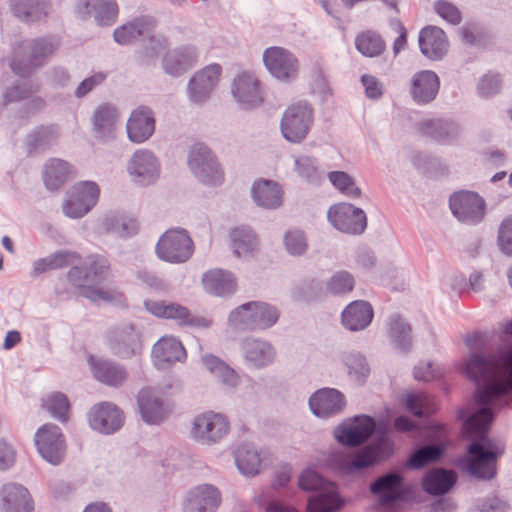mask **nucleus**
<instances>
[{
  "label": "nucleus",
  "instance_id": "4d7b16f0",
  "mask_svg": "<svg viewBox=\"0 0 512 512\" xmlns=\"http://www.w3.org/2000/svg\"><path fill=\"white\" fill-rule=\"evenodd\" d=\"M430 398L425 393H409L405 396V406L416 416L432 411Z\"/></svg>",
  "mask_w": 512,
  "mask_h": 512
},
{
  "label": "nucleus",
  "instance_id": "aec40b11",
  "mask_svg": "<svg viewBox=\"0 0 512 512\" xmlns=\"http://www.w3.org/2000/svg\"><path fill=\"white\" fill-rule=\"evenodd\" d=\"M222 73L219 64H211L194 74L190 81L191 99L198 103L206 99L217 85Z\"/></svg>",
  "mask_w": 512,
  "mask_h": 512
},
{
  "label": "nucleus",
  "instance_id": "37998d69",
  "mask_svg": "<svg viewBox=\"0 0 512 512\" xmlns=\"http://www.w3.org/2000/svg\"><path fill=\"white\" fill-rule=\"evenodd\" d=\"M202 362L205 368L223 384L234 387L239 383L236 372L219 358L206 355L202 358Z\"/></svg>",
  "mask_w": 512,
  "mask_h": 512
},
{
  "label": "nucleus",
  "instance_id": "cd10ccee",
  "mask_svg": "<svg viewBox=\"0 0 512 512\" xmlns=\"http://www.w3.org/2000/svg\"><path fill=\"white\" fill-rule=\"evenodd\" d=\"M220 501V492L215 487L198 486L188 494L187 510L188 512H214Z\"/></svg>",
  "mask_w": 512,
  "mask_h": 512
},
{
  "label": "nucleus",
  "instance_id": "69168bd1",
  "mask_svg": "<svg viewBox=\"0 0 512 512\" xmlns=\"http://www.w3.org/2000/svg\"><path fill=\"white\" fill-rule=\"evenodd\" d=\"M394 29L398 33V36L393 42V53L397 56L407 46V31L404 25L399 21L394 23Z\"/></svg>",
  "mask_w": 512,
  "mask_h": 512
},
{
  "label": "nucleus",
  "instance_id": "bb28decb",
  "mask_svg": "<svg viewBox=\"0 0 512 512\" xmlns=\"http://www.w3.org/2000/svg\"><path fill=\"white\" fill-rule=\"evenodd\" d=\"M152 356L157 366L172 364L186 358V350L179 339L174 336H163L152 348Z\"/></svg>",
  "mask_w": 512,
  "mask_h": 512
},
{
  "label": "nucleus",
  "instance_id": "052dcab7",
  "mask_svg": "<svg viewBox=\"0 0 512 512\" xmlns=\"http://www.w3.org/2000/svg\"><path fill=\"white\" fill-rule=\"evenodd\" d=\"M498 243L505 254L512 255V216L502 221L499 228Z\"/></svg>",
  "mask_w": 512,
  "mask_h": 512
},
{
  "label": "nucleus",
  "instance_id": "7c9ffc66",
  "mask_svg": "<svg viewBox=\"0 0 512 512\" xmlns=\"http://www.w3.org/2000/svg\"><path fill=\"white\" fill-rule=\"evenodd\" d=\"M233 94L240 103L247 106L253 107L262 103L259 82L250 73H242L235 79Z\"/></svg>",
  "mask_w": 512,
  "mask_h": 512
},
{
  "label": "nucleus",
  "instance_id": "f704fd0d",
  "mask_svg": "<svg viewBox=\"0 0 512 512\" xmlns=\"http://www.w3.org/2000/svg\"><path fill=\"white\" fill-rule=\"evenodd\" d=\"M252 197L257 205L273 209L282 203V190L276 182L261 179L254 183Z\"/></svg>",
  "mask_w": 512,
  "mask_h": 512
},
{
  "label": "nucleus",
  "instance_id": "72a5a7b5",
  "mask_svg": "<svg viewBox=\"0 0 512 512\" xmlns=\"http://www.w3.org/2000/svg\"><path fill=\"white\" fill-rule=\"evenodd\" d=\"M203 284L212 294L223 296L233 293L237 288L234 275L226 270L213 269L204 274Z\"/></svg>",
  "mask_w": 512,
  "mask_h": 512
},
{
  "label": "nucleus",
  "instance_id": "79ce46f5",
  "mask_svg": "<svg viewBox=\"0 0 512 512\" xmlns=\"http://www.w3.org/2000/svg\"><path fill=\"white\" fill-rule=\"evenodd\" d=\"M402 484V477L398 474H387L377 479L371 485V492L381 494L382 501L389 503L399 498V492Z\"/></svg>",
  "mask_w": 512,
  "mask_h": 512
},
{
  "label": "nucleus",
  "instance_id": "e433bc0d",
  "mask_svg": "<svg viewBox=\"0 0 512 512\" xmlns=\"http://www.w3.org/2000/svg\"><path fill=\"white\" fill-rule=\"evenodd\" d=\"M94 377L100 382L110 385L119 386L127 379L126 370L118 365L108 361H94L93 357L89 358Z\"/></svg>",
  "mask_w": 512,
  "mask_h": 512
},
{
  "label": "nucleus",
  "instance_id": "a211bd4d",
  "mask_svg": "<svg viewBox=\"0 0 512 512\" xmlns=\"http://www.w3.org/2000/svg\"><path fill=\"white\" fill-rule=\"evenodd\" d=\"M129 174L141 184L153 182L159 175V163L148 150H137L128 163Z\"/></svg>",
  "mask_w": 512,
  "mask_h": 512
},
{
  "label": "nucleus",
  "instance_id": "8fccbe9b",
  "mask_svg": "<svg viewBox=\"0 0 512 512\" xmlns=\"http://www.w3.org/2000/svg\"><path fill=\"white\" fill-rule=\"evenodd\" d=\"M44 407L51 415L62 422L67 421L70 403L66 395L56 392L44 401Z\"/></svg>",
  "mask_w": 512,
  "mask_h": 512
},
{
  "label": "nucleus",
  "instance_id": "ea45409f",
  "mask_svg": "<svg viewBox=\"0 0 512 512\" xmlns=\"http://www.w3.org/2000/svg\"><path fill=\"white\" fill-rule=\"evenodd\" d=\"M355 47L363 56L374 58L385 52L386 42L376 31L366 30L356 36Z\"/></svg>",
  "mask_w": 512,
  "mask_h": 512
},
{
  "label": "nucleus",
  "instance_id": "de8ad7c7",
  "mask_svg": "<svg viewBox=\"0 0 512 512\" xmlns=\"http://www.w3.org/2000/svg\"><path fill=\"white\" fill-rule=\"evenodd\" d=\"M117 117L114 107L109 105L100 106L94 114L95 130L101 135L112 133Z\"/></svg>",
  "mask_w": 512,
  "mask_h": 512
},
{
  "label": "nucleus",
  "instance_id": "0eeeda50",
  "mask_svg": "<svg viewBox=\"0 0 512 512\" xmlns=\"http://www.w3.org/2000/svg\"><path fill=\"white\" fill-rule=\"evenodd\" d=\"M313 120V111L306 103L289 106L281 120L283 137L289 142L300 143L308 135Z\"/></svg>",
  "mask_w": 512,
  "mask_h": 512
},
{
  "label": "nucleus",
  "instance_id": "393cba45",
  "mask_svg": "<svg viewBox=\"0 0 512 512\" xmlns=\"http://www.w3.org/2000/svg\"><path fill=\"white\" fill-rule=\"evenodd\" d=\"M108 341L112 352L122 358H130L141 351L140 337L132 326L115 329Z\"/></svg>",
  "mask_w": 512,
  "mask_h": 512
},
{
  "label": "nucleus",
  "instance_id": "864d4df0",
  "mask_svg": "<svg viewBox=\"0 0 512 512\" xmlns=\"http://www.w3.org/2000/svg\"><path fill=\"white\" fill-rule=\"evenodd\" d=\"M354 288V279L351 274L341 271L334 274L327 283V290L334 295L349 293Z\"/></svg>",
  "mask_w": 512,
  "mask_h": 512
},
{
  "label": "nucleus",
  "instance_id": "49530a36",
  "mask_svg": "<svg viewBox=\"0 0 512 512\" xmlns=\"http://www.w3.org/2000/svg\"><path fill=\"white\" fill-rule=\"evenodd\" d=\"M421 131L424 135L442 143L447 142L449 138L456 135V129L454 126L435 120L423 122L421 124Z\"/></svg>",
  "mask_w": 512,
  "mask_h": 512
},
{
  "label": "nucleus",
  "instance_id": "58836bf2",
  "mask_svg": "<svg viewBox=\"0 0 512 512\" xmlns=\"http://www.w3.org/2000/svg\"><path fill=\"white\" fill-rule=\"evenodd\" d=\"M382 459V448L380 445L367 446L353 457H347L342 463V470L345 473H352L356 470L370 467Z\"/></svg>",
  "mask_w": 512,
  "mask_h": 512
},
{
  "label": "nucleus",
  "instance_id": "5701e85b",
  "mask_svg": "<svg viewBox=\"0 0 512 512\" xmlns=\"http://www.w3.org/2000/svg\"><path fill=\"white\" fill-rule=\"evenodd\" d=\"M1 512H32L33 505L28 490L22 485L7 484L0 491Z\"/></svg>",
  "mask_w": 512,
  "mask_h": 512
},
{
  "label": "nucleus",
  "instance_id": "a19ab883",
  "mask_svg": "<svg viewBox=\"0 0 512 512\" xmlns=\"http://www.w3.org/2000/svg\"><path fill=\"white\" fill-rule=\"evenodd\" d=\"M244 350L246 360L254 367L266 366L274 360V350L267 342L249 340L245 343Z\"/></svg>",
  "mask_w": 512,
  "mask_h": 512
},
{
  "label": "nucleus",
  "instance_id": "3c124183",
  "mask_svg": "<svg viewBox=\"0 0 512 512\" xmlns=\"http://www.w3.org/2000/svg\"><path fill=\"white\" fill-rule=\"evenodd\" d=\"M328 179L340 192L349 197H359L361 190L356 186L353 178L343 171H333L328 174Z\"/></svg>",
  "mask_w": 512,
  "mask_h": 512
},
{
  "label": "nucleus",
  "instance_id": "f8f14e48",
  "mask_svg": "<svg viewBox=\"0 0 512 512\" xmlns=\"http://www.w3.org/2000/svg\"><path fill=\"white\" fill-rule=\"evenodd\" d=\"M99 187L95 182L83 181L73 186L69 198L63 204L64 214L70 218H80L96 205Z\"/></svg>",
  "mask_w": 512,
  "mask_h": 512
},
{
  "label": "nucleus",
  "instance_id": "c85d7f7f",
  "mask_svg": "<svg viewBox=\"0 0 512 512\" xmlns=\"http://www.w3.org/2000/svg\"><path fill=\"white\" fill-rule=\"evenodd\" d=\"M75 175V169L67 161L58 158L48 160L42 172L44 184L50 190L59 189Z\"/></svg>",
  "mask_w": 512,
  "mask_h": 512
},
{
  "label": "nucleus",
  "instance_id": "2f4dec72",
  "mask_svg": "<svg viewBox=\"0 0 512 512\" xmlns=\"http://www.w3.org/2000/svg\"><path fill=\"white\" fill-rule=\"evenodd\" d=\"M372 318V307L366 301H354L342 312V323L351 331L364 329L370 324Z\"/></svg>",
  "mask_w": 512,
  "mask_h": 512
},
{
  "label": "nucleus",
  "instance_id": "f3484780",
  "mask_svg": "<svg viewBox=\"0 0 512 512\" xmlns=\"http://www.w3.org/2000/svg\"><path fill=\"white\" fill-rule=\"evenodd\" d=\"M375 421L363 415L356 417L348 424H342L334 431L335 438L341 444L356 447L364 443L374 432Z\"/></svg>",
  "mask_w": 512,
  "mask_h": 512
},
{
  "label": "nucleus",
  "instance_id": "423d86ee",
  "mask_svg": "<svg viewBox=\"0 0 512 512\" xmlns=\"http://www.w3.org/2000/svg\"><path fill=\"white\" fill-rule=\"evenodd\" d=\"M193 242L184 229H170L158 240L156 253L164 261L186 262L193 254Z\"/></svg>",
  "mask_w": 512,
  "mask_h": 512
},
{
  "label": "nucleus",
  "instance_id": "f257e3e1",
  "mask_svg": "<svg viewBox=\"0 0 512 512\" xmlns=\"http://www.w3.org/2000/svg\"><path fill=\"white\" fill-rule=\"evenodd\" d=\"M79 260L80 257L76 253H55L47 258L36 261L34 263L33 272L34 275H39L50 270L73 266L68 273V278L73 284H77L81 287V295L83 297L95 303L111 301L114 298L111 291L96 289L90 285L92 283H98L108 276L110 271L108 260L100 255L91 256L89 258V266L85 271L75 266Z\"/></svg>",
  "mask_w": 512,
  "mask_h": 512
},
{
  "label": "nucleus",
  "instance_id": "603ef678",
  "mask_svg": "<svg viewBox=\"0 0 512 512\" xmlns=\"http://www.w3.org/2000/svg\"><path fill=\"white\" fill-rule=\"evenodd\" d=\"M442 454V450L437 446H425L417 450L408 460L407 466L413 469H420L424 466L437 461Z\"/></svg>",
  "mask_w": 512,
  "mask_h": 512
},
{
  "label": "nucleus",
  "instance_id": "a878e982",
  "mask_svg": "<svg viewBox=\"0 0 512 512\" xmlns=\"http://www.w3.org/2000/svg\"><path fill=\"white\" fill-rule=\"evenodd\" d=\"M345 405L343 395L331 388L315 392L309 400L311 411L318 417H329L340 412Z\"/></svg>",
  "mask_w": 512,
  "mask_h": 512
},
{
  "label": "nucleus",
  "instance_id": "13d9d810",
  "mask_svg": "<svg viewBox=\"0 0 512 512\" xmlns=\"http://www.w3.org/2000/svg\"><path fill=\"white\" fill-rule=\"evenodd\" d=\"M436 13L446 22L457 25L461 22L462 15L460 10L452 3L439 0L434 4Z\"/></svg>",
  "mask_w": 512,
  "mask_h": 512
},
{
  "label": "nucleus",
  "instance_id": "f03ea898",
  "mask_svg": "<svg viewBox=\"0 0 512 512\" xmlns=\"http://www.w3.org/2000/svg\"><path fill=\"white\" fill-rule=\"evenodd\" d=\"M493 420L489 408H481L464 423V432L469 438L479 439L468 448L467 468L477 478L490 479L496 473V462L504 453V445L497 440L487 439L490 424Z\"/></svg>",
  "mask_w": 512,
  "mask_h": 512
},
{
  "label": "nucleus",
  "instance_id": "6e6552de",
  "mask_svg": "<svg viewBox=\"0 0 512 512\" xmlns=\"http://www.w3.org/2000/svg\"><path fill=\"white\" fill-rule=\"evenodd\" d=\"M188 164L196 177L206 184L217 185L223 180V172L216 157L202 143L193 145Z\"/></svg>",
  "mask_w": 512,
  "mask_h": 512
},
{
  "label": "nucleus",
  "instance_id": "bf43d9fd",
  "mask_svg": "<svg viewBox=\"0 0 512 512\" xmlns=\"http://www.w3.org/2000/svg\"><path fill=\"white\" fill-rule=\"evenodd\" d=\"M58 44H54L52 41L45 39L36 40L32 46V62L35 66L41 64V61L51 55Z\"/></svg>",
  "mask_w": 512,
  "mask_h": 512
},
{
  "label": "nucleus",
  "instance_id": "a18cd8bd",
  "mask_svg": "<svg viewBox=\"0 0 512 512\" xmlns=\"http://www.w3.org/2000/svg\"><path fill=\"white\" fill-rule=\"evenodd\" d=\"M47 5L44 2L33 0H20L14 6L15 15L23 21H38L46 16Z\"/></svg>",
  "mask_w": 512,
  "mask_h": 512
},
{
  "label": "nucleus",
  "instance_id": "c756f323",
  "mask_svg": "<svg viewBox=\"0 0 512 512\" xmlns=\"http://www.w3.org/2000/svg\"><path fill=\"white\" fill-rule=\"evenodd\" d=\"M156 27V21L149 16L136 18L133 22L122 25L114 31V39L121 45L135 42L139 37L150 35Z\"/></svg>",
  "mask_w": 512,
  "mask_h": 512
},
{
  "label": "nucleus",
  "instance_id": "39448f33",
  "mask_svg": "<svg viewBox=\"0 0 512 512\" xmlns=\"http://www.w3.org/2000/svg\"><path fill=\"white\" fill-rule=\"evenodd\" d=\"M278 318V310L270 304L250 302L231 312L229 321L234 325H243L249 329H266L274 325Z\"/></svg>",
  "mask_w": 512,
  "mask_h": 512
},
{
  "label": "nucleus",
  "instance_id": "9b49d317",
  "mask_svg": "<svg viewBox=\"0 0 512 512\" xmlns=\"http://www.w3.org/2000/svg\"><path fill=\"white\" fill-rule=\"evenodd\" d=\"M228 432L227 418L223 414L213 411L197 415L191 428L192 438L203 443H215L226 436Z\"/></svg>",
  "mask_w": 512,
  "mask_h": 512
},
{
  "label": "nucleus",
  "instance_id": "5fc2aeb1",
  "mask_svg": "<svg viewBox=\"0 0 512 512\" xmlns=\"http://www.w3.org/2000/svg\"><path fill=\"white\" fill-rule=\"evenodd\" d=\"M284 244L287 251L292 255H301L308 247L304 232L298 229L289 230L285 234Z\"/></svg>",
  "mask_w": 512,
  "mask_h": 512
},
{
  "label": "nucleus",
  "instance_id": "c03bdc74",
  "mask_svg": "<svg viewBox=\"0 0 512 512\" xmlns=\"http://www.w3.org/2000/svg\"><path fill=\"white\" fill-rule=\"evenodd\" d=\"M238 469L244 475H256L259 472L261 459L258 453L249 445L239 446L235 453Z\"/></svg>",
  "mask_w": 512,
  "mask_h": 512
},
{
  "label": "nucleus",
  "instance_id": "1a4fd4ad",
  "mask_svg": "<svg viewBox=\"0 0 512 512\" xmlns=\"http://www.w3.org/2000/svg\"><path fill=\"white\" fill-rule=\"evenodd\" d=\"M263 63L276 79L289 82L299 73V61L288 49L280 46L268 47L263 52Z\"/></svg>",
  "mask_w": 512,
  "mask_h": 512
},
{
  "label": "nucleus",
  "instance_id": "e2e57ef3",
  "mask_svg": "<svg viewBox=\"0 0 512 512\" xmlns=\"http://www.w3.org/2000/svg\"><path fill=\"white\" fill-rule=\"evenodd\" d=\"M500 81L497 75H485L478 86L481 96L488 97L499 91Z\"/></svg>",
  "mask_w": 512,
  "mask_h": 512
},
{
  "label": "nucleus",
  "instance_id": "473e14b6",
  "mask_svg": "<svg viewBox=\"0 0 512 512\" xmlns=\"http://www.w3.org/2000/svg\"><path fill=\"white\" fill-rule=\"evenodd\" d=\"M139 411L148 424H159L168 415L169 410L149 389H143L138 396Z\"/></svg>",
  "mask_w": 512,
  "mask_h": 512
},
{
  "label": "nucleus",
  "instance_id": "20e7f679",
  "mask_svg": "<svg viewBox=\"0 0 512 512\" xmlns=\"http://www.w3.org/2000/svg\"><path fill=\"white\" fill-rule=\"evenodd\" d=\"M512 390V351L503 363L484 358V405L493 403Z\"/></svg>",
  "mask_w": 512,
  "mask_h": 512
},
{
  "label": "nucleus",
  "instance_id": "4c0bfd02",
  "mask_svg": "<svg viewBox=\"0 0 512 512\" xmlns=\"http://www.w3.org/2000/svg\"><path fill=\"white\" fill-rule=\"evenodd\" d=\"M230 246L236 256L251 254L258 246L257 237L248 227H235L229 233Z\"/></svg>",
  "mask_w": 512,
  "mask_h": 512
},
{
  "label": "nucleus",
  "instance_id": "ddd939ff",
  "mask_svg": "<svg viewBox=\"0 0 512 512\" xmlns=\"http://www.w3.org/2000/svg\"><path fill=\"white\" fill-rule=\"evenodd\" d=\"M328 220L339 231L348 234H360L367 225L363 210L348 203H338L328 210Z\"/></svg>",
  "mask_w": 512,
  "mask_h": 512
},
{
  "label": "nucleus",
  "instance_id": "2eb2a0df",
  "mask_svg": "<svg viewBox=\"0 0 512 512\" xmlns=\"http://www.w3.org/2000/svg\"><path fill=\"white\" fill-rule=\"evenodd\" d=\"M450 209L458 220L477 223L484 217L485 203L478 194L462 191L451 196Z\"/></svg>",
  "mask_w": 512,
  "mask_h": 512
},
{
  "label": "nucleus",
  "instance_id": "dca6fc26",
  "mask_svg": "<svg viewBox=\"0 0 512 512\" xmlns=\"http://www.w3.org/2000/svg\"><path fill=\"white\" fill-rule=\"evenodd\" d=\"M88 422L92 429L110 434L117 431L124 422L123 412L111 402H100L94 405L88 414Z\"/></svg>",
  "mask_w": 512,
  "mask_h": 512
},
{
  "label": "nucleus",
  "instance_id": "680f3d73",
  "mask_svg": "<svg viewBox=\"0 0 512 512\" xmlns=\"http://www.w3.org/2000/svg\"><path fill=\"white\" fill-rule=\"evenodd\" d=\"M361 82L365 88V94L368 98L377 99L382 96V84L375 76L365 74L362 76Z\"/></svg>",
  "mask_w": 512,
  "mask_h": 512
},
{
  "label": "nucleus",
  "instance_id": "9d476101",
  "mask_svg": "<svg viewBox=\"0 0 512 512\" xmlns=\"http://www.w3.org/2000/svg\"><path fill=\"white\" fill-rule=\"evenodd\" d=\"M39 454L47 462L57 465L66 454V441L61 429L53 424L40 427L34 437Z\"/></svg>",
  "mask_w": 512,
  "mask_h": 512
},
{
  "label": "nucleus",
  "instance_id": "4468645a",
  "mask_svg": "<svg viewBox=\"0 0 512 512\" xmlns=\"http://www.w3.org/2000/svg\"><path fill=\"white\" fill-rule=\"evenodd\" d=\"M147 310L159 318L171 319L181 326L208 327L211 321L202 316H194L187 307L178 303L146 301Z\"/></svg>",
  "mask_w": 512,
  "mask_h": 512
},
{
  "label": "nucleus",
  "instance_id": "774afa93",
  "mask_svg": "<svg viewBox=\"0 0 512 512\" xmlns=\"http://www.w3.org/2000/svg\"><path fill=\"white\" fill-rule=\"evenodd\" d=\"M349 373L358 377H366L369 373L367 364L362 357H353L348 361Z\"/></svg>",
  "mask_w": 512,
  "mask_h": 512
},
{
  "label": "nucleus",
  "instance_id": "0e129e2a",
  "mask_svg": "<svg viewBox=\"0 0 512 512\" xmlns=\"http://www.w3.org/2000/svg\"><path fill=\"white\" fill-rule=\"evenodd\" d=\"M105 79V75L103 73H96L93 76L84 79L76 90V95L78 97L85 96L89 91H91L96 85L102 83Z\"/></svg>",
  "mask_w": 512,
  "mask_h": 512
},
{
  "label": "nucleus",
  "instance_id": "7ed1b4c3",
  "mask_svg": "<svg viewBox=\"0 0 512 512\" xmlns=\"http://www.w3.org/2000/svg\"><path fill=\"white\" fill-rule=\"evenodd\" d=\"M299 487L306 491H322L309 498L307 512H334L343 504L336 486L325 482L318 473L311 469L302 472L299 477Z\"/></svg>",
  "mask_w": 512,
  "mask_h": 512
},
{
  "label": "nucleus",
  "instance_id": "09e8293b",
  "mask_svg": "<svg viewBox=\"0 0 512 512\" xmlns=\"http://www.w3.org/2000/svg\"><path fill=\"white\" fill-rule=\"evenodd\" d=\"M85 7H92L96 12V18L101 24H109L118 15V6L114 0H90Z\"/></svg>",
  "mask_w": 512,
  "mask_h": 512
},
{
  "label": "nucleus",
  "instance_id": "338daca9",
  "mask_svg": "<svg viewBox=\"0 0 512 512\" xmlns=\"http://www.w3.org/2000/svg\"><path fill=\"white\" fill-rule=\"evenodd\" d=\"M15 460V451L4 441H0V469H7Z\"/></svg>",
  "mask_w": 512,
  "mask_h": 512
},
{
  "label": "nucleus",
  "instance_id": "6ab92c4d",
  "mask_svg": "<svg viewBox=\"0 0 512 512\" xmlns=\"http://www.w3.org/2000/svg\"><path fill=\"white\" fill-rule=\"evenodd\" d=\"M127 135L134 143H143L149 139L155 130V119L152 111L140 106L132 111L126 125Z\"/></svg>",
  "mask_w": 512,
  "mask_h": 512
},
{
  "label": "nucleus",
  "instance_id": "c9c22d12",
  "mask_svg": "<svg viewBox=\"0 0 512 512\" xmlns=\"http://www.w3.org/2000/svg\"><path fill=\"white\" fill-rule=\"evenodd\" d=\"M457 475L452 470L434 469L429 471L423 479L424 490L432 495H441L448 492L456 483Z\"/></svg>",
  "mask_w": 512,
  "mask_h": 512
},
{
  "label": "nucleus",
  "instance_id": "4be33fe9",
  "mask_svg": "<svg viewBox=\"0 0 512 512\" xmlns=\"http://www.w3.org/2000/svg\"><path fill=\"white\" fill-rule=\"evenodd\" d=\"M439 86L440 81L435 72L419 71L411 79L410 94L416 103L426 104L436 97Z\"/></svg>",
  "mask_w": 512,
  "mask_h": 512
},
{
  "label": "nucleus",
  "instance_id": "412c9836",
  "mask_svg": "<svg viewBox=\"0 0 512 512\" xmlns=\"http://www.w3.org/2000/svg\"><path fill=\"white\" fill-rule=\"evenodd\" d=\"M418 41L422 54L431 60H440L448 51L447 36L439 27H424Z\"/></svg>",
  "mask_w": 512,
  "mask_h": 512
},
{
  "label": "nucleus",
  "instance_id": "b1692460",
  "mask_svg": "<svg viewBox=\"0 0 512 512\" xmlns=\"http://www.w3.org/2000/svg\"><path fill=\"white\" fill-rule=\"evenodd\" d=\"M197 62V48L186 45L166 53L163 58V68L168 74L178 76L193 68Z\"/></svg>",
  "mask_w": 512,
  "mask_h": 512
},
{
  "label": "nucleus",
  "instance_id": "6e6d98bb",
  "mask_svg": "<svg viewBox=\"0 0 512 512\" xmlns=\"http://www.w3.org/2000/svg\"><path fill=\"white\" fill-rule=\"evenodd\" d=\"M295 167L298 175L308 182H317L320 179V172L315 160L309 156L297 158Z\"/></svg>",
  "mask_w": 512,
  "mask_h": 512
}]
</instances>
